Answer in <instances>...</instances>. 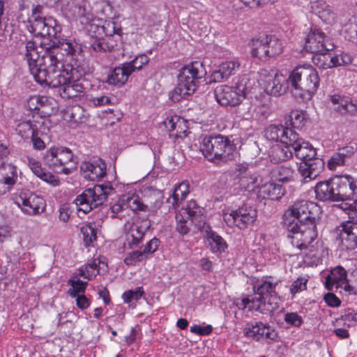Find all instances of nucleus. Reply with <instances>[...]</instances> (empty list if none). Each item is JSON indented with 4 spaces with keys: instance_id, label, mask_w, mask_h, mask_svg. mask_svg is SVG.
<instances>
[{
    "instance_id": "63",
    "label": "nucleus",
    "mask_w": 357,
    "mask_h": 357,
    "mask_svg": "<svg viewBox=\"0 0 357 357\" xmlns=\"http://www.w3.org/2000/svg\"><path fill=\"white\" fill-rule=\"evenodd\" d=\"M345 160L337 153H335L332 157L328 160L327 167L330 170H335L337 167L343 166Z\"/></svg>"
},
{
    "instance_id": "61",
    "label": "nucleus",
    "mask_w": 357,
    "mask_h": 357,
    "mask_svg": "<svg viewBox=\"0 0 357 357\" xmlns=\"http://www.w3.org/2000/svg\"><path fill=\"white\" fill-rule=\"evenodd\" d=\"M350 62L351 59L349 56L347 54H342L339 55L332 56V54L330 53L331 68L347 64L349 63Z\"/></svg>"
},
{
    "instance_id": "37",
    "label": "nucleus",
    "mask_w": 357,
    "mask_h": 357,
    "mask_svg": "<svg viewBox=\"0 0 357 357\" xmlns=\"http://www.w3.org/2000/svg\"><path fill=\"white\" fill-rule=\"evenodd\" d=\"M208 230L204 234L208 242V248L213 253H222L225 251L227 244L223 238L219 236L216 232L211 229V227H207Z\"/></svg>"
},
{
    "instance_id": "40",
    "label": "nucleus",
    "mask_w": 357,
    "mask_h": 357,
    "mask_svg": "<svg viewBox=\"0 0 357 357\" xmlns=\"http://www.w3.org/2000/svg\"><path fill=\"white\" fill-rule=\"evenodd\" d=\"M294 170L287 166H278L271 172V178L274 181L287 183L294 180Z\"/></svg>"
},
{
    "instance_id": "29",
    "label": "nucleus",
    "mask_w": 357,
    "mask_h": 357,
    "mask_svg": "<svg viewBox=\"0 0 357 357\" xmlns=\"http://www.w3.org/2000/svg\"><path fill=\"white\" fill-rule=\"evenodd\" d=\"M310 5L312 12L326 24H331L335 22V14L325 1L316 0L312 1Z\"/></svg>"
},
{
    "instance_id": "49",
    "label": "nucleus",
    "mask_w": 357,
    "mask_h": 357,
    "mask_svg": "<svg viewBox=\"0 0 357 357\" xmlns=\"http://www.w3.org/2000/svg\"><path fill=\"white\" fill-rule=\"evenodd\" d=\"M59 153V160L63 167L70 166L71 165H75L76 167V162L75 160L74 155L72 151L66 147L57 148Z\"/></svg>"
},
{
    "instance_id": "18",
    "label": "nucleus",
    "mask_w": 357,
    "mask_h": 357,
    "mask_svg": "<svg viewBox=\"0 0 357 357\" xmlns=\"http://www.w3.org/2000/svg\"><path fill=\"white\" fill-rule=\"evenodd\" d=\"M290 145L293 149V155L301 160V162H307L317 155L316 149L297 132L293 135Z\"/></svg>"
},
{
    "instance_id": "3",
    "label": "nucleus",
    "mask_w": 357,
    "mask_h": 357,
    "mask_svg": "<svg viewBox=\"0 0 357 357\" xmlns=\"http://www.w3.org/2000/svg\"><path fill=\"white\" fill-rule=\"evenodd\" d=\"M290 90L298 101L310 100L319 86V76L311 65L305 64L296 67L288 77Z\"/></svg>"
},
{
    "instance_id": "5",
    "label": "nucleus",
    "mask_w": 357,
    "mask_h": 357,
    "mask_svg": "<svg viewBox=\"0 0 357 357\" xmlns=\"http://www.w3.org/2000/svg\"><path fill=\"white\" fill-rule=\"evenodd\" d=\"M206 75L205 66L200 61H194L183 67L178 75V84L174 89V94L180 98L192 95Z\"/></svg>"
},
{
    "instance_id": "10",
    "label": "nucleus",
    "mask_w": 357,
    "mask_h": 357,
    "mask_svg": "<svg viewBox=\"0 0 357 357\" xmlns=\"http://www.w3.org/2000/svg\"><path fill=\"white\" fill-rule=\"evenodd\" d=\"M277 283H272L264 280L258 285L253 287L255 294V299L259 304L257 305L256 310L264 313L262 305H268L267 311L273 312L279 307L280 297L275 291Z\"/></svg>"
},
{
    "instance_id": "25",
    "label": "nucleus",
    "mask_w": 357,
    "mask_h": 357,
    "mask_svg": "<svg viewBox=\"0 0 357 357\" xmlns=\"http://www.w3.org/2000/svg\"><path fill=\"white\" fill-rule=\"evenodd\" d=\"M15 203L22 208L26 214L36 215L43 210L45 205L44 199L36 195L31 194L28 197L20 196Z\"/></svg>"
},
{
    "instance_id": "31",
    "label": "nucleus",
    "mask_w": 357,
    "mask_h": 357,
    "mask_svg": "<svg viewBox=\"0 0 357 357\" xmlns=\"http://www.w3.org/2000/svg\"><path fill=\"white\" fill-rule=\"evenodd\" d=\"M334 105V109L341 114L354 115L357 112V105L349 98L334 94L330 97Z\"/></svg>"
},
{
    "instance_id": "45",
    "label": "nucleus",
    "mask_w": 357,
    "mask_h": 357,
    "mask_svg": "<svg viewBox=\"0 0 357 357\" xmlns=\"http://www.w3.org/2000/svg\"><path fill=\"white\" fill-rule=\"evenodd\" d=\"M81 233L86 247H89L97 239V228L94 222H89L81 227Z\"/></svg>"
},
{
    "instance_id": "58",
    "label": "nucleus",
    "mask_w": 357,
    "mask_h": 357,
    "mask_svg": "<svg viewBox=\"0 0 357 357\" xmlns=\"http://www.w3.org/2000/svg\"><path fill=\"white\" fill-rule=\"evenodd\" d=\"M160 241L158 238L154 237L151 239L141 250L146 259H149L158 248Z\"/></svg>"
},
{
    "instance_id": "21",
    "label": "nucleus",
    "mask_w": 357,
    "mask_h": 357,
    "mask_svg": "<svg viewBox=\"0 0 357 357\" xmlns=\"http://www.w3.org/2000/svg\"><path fill=\"white\" fill-rule=\"evenodd\" d=\"M17 179L16 167L10 163L0 164V196L9 192Z\"/></svg>"
},
{
    "instance_id": "34",
    "label": "nucleus",
    "mask_w": 357,
    "mask_h": 357,
    "mask_svg": "<svg viewBox=\"0 0 357 357\" xmlns=\"http://www.w3.org/2000/svg\"><path fill=\"white\" fill-rule=\"evenodd\" d=\"M293 156V149L290 144L277 143L269 151L271 162L279 163L289 160Z\"/></svg>"
},
{
    "instance_id": "30",
    "label": "nucleus",
    "mask_w": 357,
    "mask_h": 357,
    "mask_svg": "<svg viewBox=\"0 0 357 357\" xmlns=\"http://www.w3.org/2000/svg\"><path fill=\"white\" fill-rule=\"evenodd\" d=\"M334 105V109L341 114L354 115L357 112V105L349 98L334 94L330 97Z\"/></svg>"
},
{
    "instance_id": "12",
    "label": "nucleus",
    "mask_w": 357,
    "mask_h": 357,
    "mask_svg": "<svg viewBox=\"0 0 357 357\" xmlns=\"http://www.w3.org/2000/svg\"><path fill=\"white\" fill-rule=\"evenodd\" d=\"M63 10L68 17L79 21L84 26L96 20L91 6L86 0H69L63 6Z\"/></svg>"
},
{
    "instance_id": "13",
    "label": "nucleus",
    "mask_w": 357,
    "mask_h": 357,
    "mask_svg": "<svg viewBox=\"0 0 357 357\" xmlns=\"http://www.w3.org/2000/svg\"><path fill=\"white\" fill-rule=\"evenodd\" d=\"M334 45L325 33L317 29H311L305 38L304 50L311 53L329 52Z\"/></svg>"
},
{
    "instance_id": "24",
    "label": "nucleus",
    "mask_w": 357,
    "mask_h": 357,
    "mask_svg": "<svg viewBox=\"0 0 357 357\" xmlns=\"http://www.w3.org/2000/svg\"><path fill=\"white\" fill-rule=\"evenodd\" d=\"M298 220H306L311 217L318 216L319 206L312 202L299 200L289 207Z\"/></svg>"
},
{
    "instance_id": "55",
    "label": "nucleus",
    "mask_w": 357,
    "mask_h": 357,
    "mask_svg": "<svg viewBox=\"0 0 357 357\" xmlns=\"http://www.w3.org/2000/svg\"><path fill=\"white\" fill-rule=\"evenodd\" d=\"M192 222L195 225L197 229L200 230L203 234H205L208 230L207 227H211L205 222V216L204 215L203 211H199L195 215L190 217Z\"/></svg>"
},
{
    "instance_id": "48",
    "label": "nucleus",
    "mask_w": 357,
    "mask_h": 357,
    "mask_svg": "<svg viewBox=\"0 0 357 357\" xmlns=\"http://www.w3.org/2000/svg\"><path fill=\"white\" fill-rule=\"evenodd\" d=\"M90 47L96 52H105L111 51L112 45H109L102 36H91L89 41Z\"/></svg>"
},
{
    "instance_id": "1",
    "label": "nucleus",
    "mask_w": 357,
    "mask_h": 357,
    "mask_svg": "<svg viewBox=\"0 0 357 357\" xmlns=\"http://www.w3.org/2000/svg\"><path fill=\"white\" fill-rule=\"evenodd\" d=\"M26 50L25 58L29 71L35 80L41 85L50 86L56 84L59 77L68 72L70 68H73L72 66H63L62 54L54 45L49 43L42 55L38 53L33 42L26 43Z\"/></svg>"
},
{
    "instance_id": "44",
    "label": "nucleus",
    "mask_w": 357,
    "mask_h": 357,
    "mask_svg": "<svg viewBox=\"0 0 357 357\" xmlns=\"http://www.w3.org/2000/svg\"><path fill=\"white\" fill-rule=\"evenodd\" d=\"M344 38L352 43H357V17H351L343 25Z\"/></svg>"
},
{
    "instance_id": "27",
    "label": "nucleus",
    "mask_w": 357,
    "mask_h": 357,
    "mask_svg": "<svg viewBox=\"0 0 357 357\" xmlns=\"http://www.w3.org/2000/svg\"><path fill=\"white\" fill-rule=\"evenodd\" d=\"M340 239L342 245L347 250L357 248V221H347L342 224Z\"/></svg>"
},
{
    "instance_id": "54",
    "label": "nucleus",
    "mask_w": 357,
    "mask_h": 357,
    "mask_svg": "<svg viewBox=\"0 0 357 357\" xmlns=\"http://www.w3.org/2000/svg\"><path fill=\"white\" fill-rule=\"evenodd\" d=\"M146 260L144 255L139 250H135L129 252L124 259V263L127 266H135L137 263Z\"/></svg>"
},
{
    "instance_id": "15",
    "label": "nucleus",
    "mask_w": 357,
    "mask_h": 357,
    "mask_svg": "<svg viewBox=\"0 0 357 357\" xmlns=\"http://www.w3.org/2000/svg\"><path fill=\"white\" fill-rule=\"evenodd\" d=\"M30 31L41 37H47L50 40L56 39L58 33L61 32V28L57 24L56 21L52 17L43 18L32 22L30 26Z\"/></svg>"
},
{
    "instance_id": "11",
    "label": "nucleus",
    "mask_w": 357,
    "mask_h": 357,
    "mask_svg": "<svg viewBox=\"0 0 357 357\" xmlns=\"http://www.w3.org/2000/svg\"><path fill=\"white\" fill-rule=\"evenodd\" d=\"M298 222L296 231L292 236L291 244L297 248H302L307 243H312L317 238L318 216L298 220Z\"/></svg>"
},
{
    "instance_id": "51",
    "label": "nucleus",
    "mask_w": 357,
    "mask_h": 357,
    "mask_svg": "<svg viewBox=\"0 0 357 357\" xmlns=\"http://www.w3.org/2000/svg\"><path fill=\"white\" fill-rule=\"evenodd\" d=\"M314 54L312 57V61L314 65L317 66L319 68H331L330 53L328 52H321Z\"/></svg>"
},
{
    "instance_id": "9",
    "label": "nucleus",
    "mask_w": 357,
    "mask_h": 357,
    "mask_svg": "<svg viewBox=\"0 0 357 357\" xmlns=\"http://www.w3.org/2000/svg\"><path fill=\"white\" fill-rule=\"evenodd\" d=\"M78 70L75 68H70L68 72L59 77L58 83L52 84L50 87L58 88L60 96L63 98H73L84 93L85 87L81 82Z\"/></svg>"
},
{
    "instance_id": "16",
    "label": "nucleus",
    "mask_w": 357,
    "mask_h": 357,
    "mask_svg": "<svg viewBox=\"0 0 357 357\" xmlns=\"http://www.w3.org/2000/svg\"><path fill=\"white\" fill-rule=\"evenodd\" d=\"M243 333L247 337H251L256 341H259L264 337L275 341L278 337V333L273 328L261 321L248 323L243 329Z\"/></svg>"
},
{
    "instance_id": "56",
    "label": "nucleus",
    "mask_w": 357,
    "mask_h": 357,
    "mask_svg": "<svg viewBox=\"0 0 357 357\" xmlns=\"http://www.w3.org/2000/svg\"><path fill=\"white\" fill-rule=\"evenodd\" d=\"M291 125L294 128H302L304 126L305 114L303 111L294 110L291 112L290 115Z\"/></svg>"
},
{
    "instance_id": "22",
    "label": "nucleus",
    "mask_w": 357,
    "mask_h": 357,
    "mask_svg": "<svg viewBox=\"0 0 357 357\" xmlns=\"http://www.w3.org/2000/svg\"><path fill=\"white\" fill-rule=\"evenodd\" d=\"M128 208H130L133 211H146L148 206L142 203L138 197H127L126 199L123 197L122 199H119L110 206V210L112 213V218H118L121 219V216L119 214Z\"/></svg>"
},
{
    "instance_id": "57",
    "label": "nucleus",
    "mask_w": 357,
    "mask_h": 357,
    "mask_svg": "<svg viewBox=\"0 0 357 357\" xmlns=\"http://www.w3.org/2000/svg\"><path fill=\"white\" fill-rule=\"evenodd\" d=\"M164 124L169 132L174 133L177 127H179V126H185V120L180 116H174L167 117L164 121Z\"/></svg>"
},
{
    "instance_id": "38",
    "label": "nucleus",
    "mask_w": 357,
    "mask_h": 357,
    "mask_svg": "<svg viewBox=\"0 0 357 357\" xmlns=\"http://www.w3.org/2000/svg\"><path fill=\"white\" fill-rule=\"evenodd\" d=\"M267 43V40H264V36H260L257 38H253L250 43L252 55L261 61L268 60L269 56L266 52V44Z\"/></svg>"
},
{
    "instance_id": "46",
    "label": "nucleus",
    "mask_w": 357,
    "mask_h": 357,
    "mask_svg": "<svg viewBox=\"0 0 357 357\" xmlns=\"http://www.w3.org/2000/svg\"><path fill=\"white\" fill-rule=\"evenodd\" d=\"M50 44L54 45V47L59 49V52H61V50H63L68 54L75 55L81 52V47L79 45H74L68 41H61L57 39V37L56 39H53Z\"/></svg>"
},
{
    "instance_id": "35",
    "label": "nucleus",
    "mask_w": 357,
    "mask_h": 357,
    "mask_svg": "<svg viewBox=\"0 0 357 357\" xmlns=\"http://www.w3.org/2000/svg\"><path fill=\"white\" fill-rule=\"evenodd\" d=\"M131 73L123 63L121 66L114 68L107 75L106 82L109 85L118 87L123 86L128 81Z\"/></svg>"
},
{
    "instance_id": "26",
    "label": "nucleus",
    "mask_w": 357,
    "mask_h": 357,
    "mask_svg": "<svg viewBox=\"0 0 357 357\" xmlns=\"http://www.w3.org/2000/svg\"><path fill=\"white\" fill-rule=\"evenodd\" d=\"M240 63L238 61H229L222 63L219 68L213 71L207 83L221 82L235 75L238 70Z\"/></svg>"
},
{
    "instance_id": "7",
    "label": "nucleus",
    "mask_w": 357,
    "mask_h": 357,
    "mask_svg": "<svg viewBox=\"0 0 357 357\" xmlns=\"http://www.w3.org/2000/svg\"><path fill=\"white\" fill-rule=\"evenodd\" d=\"M248 81V79L244 77L235 86H217L214 91L216 101L222 106L234 107L240 104L250 90V86L247 85Z\"/></svg>"
},
{
    "instance_id": "59",
    "label": "nucleus",
    "mask_w": 357,
    "mask_h": 357,
    "mask_svg": "<svg viewBox=\"0 0 357 357\" xmlns=\"http://www.w3.org/2000/svg\"><path fill=\"white\" fill-rule=\"evenodd\" d=\"M144 294L142 287H137L135 290H129L124 292L122 295L123 301L130 303L132 301H137Z\"/></svg>"
},
{
    "instance_id": "36",
    "label": "nucleus",
    "mask_w": 357,
    "mask_h": 357,
    "mask_svg": "<svg viewBox=\"0 0 357 357\" xmlns=\"http://www.w3.org/2000/svg\"><path fill=\"white\" fill-rule=\"evenodd\" d=\"M27 160L30 169L36 176L54 186L59 185V179H57L50 172H47L45 169L42 168L41 165L38 161L29 157L27 158Z\"/></svg>"
},
{
    "instance_id": "43",
    "label": "nucleus",
    "mask_w": 357,
    "mask_h": 357,
    "mask_svg": "<svg viewBox=\"0 0 357 357\" xmlns=\"http://www.w3.org/2000/svg\"><path fill=\"white\" fill-rule=\"evenodd\" d=\"M264 40H267L266 52L269 58L280 54L282 51V45L279 38L274 35H264Z\"/></svg>"
},
{
    "instance_id": "4",
    "label": "nucleus",
    "mask_w": 357,
    "mask_h": 357,
    "mask_svg": "<svg viewBox=\"0 0 357 357\" xmlns=\"http://www.w3.org/2000/svg\"><path fill=\"white\" fill-rule=\"evenodd\" d=\"M236 145L228 137L222 135L206 136L200 145V151L209 161L219 164L232 159Z\"/></svg>"
},
{
    "instance_id": "20",
    "label": "nucleus",
    "mask_w": 357,
    "mask_h": 357,
    "mask_svg": "<svg viewBox=\"0 0 357 357\" xmlns=\"http://www.w3.org/2000/svg\"><path fill=\"white\" fill-rule=\"evenodd\" d=\"M342 284H344L345 291L357 294V291H354V288L347 282V271L343 267L337 266L333 268L326 278L325 285L327 289L332 290L334 286L337 288Z\"/></svg>"
},
{
    "instance_id": "53",
    "label": "nucleus",
    "mask_w": 357,
    "mask_h": 357,
    "mask_svg": "<svg viewBox=\"0 0 357 357\" xmlns=\"http://www.w3.org/2000/svg\"><path fill=\"white\" fill-rule=\"evenodd\" d=\"M68 284L72 287V288L68 290V294L71 297L75 298L79 296V293H84L85 291L88 282L79 279H70L68 281Z\"/></svg>"
},
{
    "instance_id": "33",
    "label": "nucleus",
    "mask_w": 357,
    "mask_h": 357,
    "mask_svg": "<svg viewBox=\"0 0 357 357\" xmlns=\"http://www.w3.org/2000/svg\"><path fill=\"white\" fill-rule=\"evenodd\" d=\"M151 223L142 222L141 225L133 224L127 234L128 246L132 248L133 246L139 245L142 241L146 231L150 228Z\"/></svg>"
},
{
    "instance_id": "64",
    "label": "nucleus",
    "mask_w": 357,
    "mask_h": 357,
    "mask_svg": "<svg viewBox=\"0 0 357 357\" xmlns=\"http://www.w3.org/2000/svg\"><path fill=\"white\" fill-rule=\"evenodd\" d=\"M307 280L303 278H298L296 280H295L291 287L290 291L294 295L298 292H300L306 289V283Z\"/></svg>"
},
{
    "instance_id": "39",
    "label": "nucleus",
    "mask_w": 357,
    "mask_h": 357,
    "mask_svg": "<svg viewBox=\"0 0 357 357\" xmlns=\"http://www.w3.org/2000/svg\"><path fill=\"white\" fill-rule=\"evenodd\" d=\"M299 223L297 218L289 208L284 212L282 215V221L281 222L283 229L287 231V237L292 239L296 228Z\"/></svg>"
},
{
    "instance_id": "23",
    "label": "nucleus",
    "mask_w": 357,
    "mask_h": 357,
    "mask_svg": "<svg viewBox=\"0 0 357 357\" xmlns=\"http://www.w3.org/2000/svg\"><path fill=\"white\" fill-rule=\"evenodd\" d=\"M324 161L317 155L307 162H301L298 168L304 182L315 179L324 167Z\"/></svg>"
},
{
    "instance_id": "14",
    "label": "nucleus",
    "mask_w": 357,
    "mask_h": 357,
    "mask_svg": "<svg viewBox=\"0 0 357 357\" xmlns=\"http://www.w3.org/2000/svg\"><path fill=\"white\" fill-rule=\"evenodd\" d=\"M257 217V209L245 204L237 210L233 211L225 220L228 225H234L241 229H245L256 220Z\"/></svg>"
},
{
    "instance_id": "17",
    "label": "nucleus",
    "mask_w": 357,
    "mask_h": 357,
    "mask_svg": "<svg viewBox=\"0 0 357 357\" xmlns=\"http://www.w3.org/2000/svg\"><path fill=\"white\" fill-rule=\"evenodd\" d=\"M106 163L100 158L83 161L80 165L82 176L89 181H96L106 175Z\"/></svg>"
},
{
    "instance_id": "52",
    "label": "nucleus",
    "mask_w": 357,
    "mask_h": 357,
    "mask_svg": "<svg viewBox=\"0 0 357 357\" xmlns=\"http://www.w3.org/2000/svg\"><path fill=\"white\" fill-rule=\"evenodd\" d=\"M149 61V57L145 54H140L137 56L134 59L129 62L124 63L127 66L128 70L132 74L136 70H141L144 66L147 64Z\"/></svg>"
},
{
    "instance_id": "8",
    "label": "nucleus",
    "mask_w": 357,
    "mask_h": 357,
    "mask_svg": "<svg viewBox=\"0 0 357 357\" xmlns=\"http://www.w3.org/2000/svg\"><path fill=\"white\" fill-rule=\"evenodd\" d=\"M258 74V82L267 94L278 97L290 88L288 78L274 70L261 69Z\"/></svg>"
},
{
    "instance_id": "19",
    "label": "nucleus",
    "mask_w": 357,
    "mask_h": 357,
    "mask_svg": "<svg viewBox=\"0 0 357 357\" xmlns=\"http://www.w3.org/2000/svg\"><path fill=\"white\" fill-rule=\"evenodd\" d=\"M296 132L292 128L280 125H270L264 131V137L269 141L290 144Z\"/></svg>"
},
{
    "instance_id": "62",
    "label": "nucleus",
    "mask_w": 357,
    "mask_h": 357,
    "mask_svg": "<svg viewBox=\"0 0 357 357\" xmlns=\"http://www.w3.org/2000/svg\"><path fill=\"white\" fill-rule=\"evenodd\" d=\"M86 116L84 114V110L80 107H75L71 109L70 113V121L75 123H79L85 121Z\"/></svg>"
},
{
    "instance_id": "28",
    "label": "nucleus",
    "mask_w": 357,
    "mask_h": 357,
    "mask_svg": "<svg viewBox=\"0 0 357 357\" xmlns=\"http://www.w3.org/2000/svg\"><path fill=\"white\" fill-rule=\"evenodd\" d=\"M44 161L46 165L58 174H70L75 169L73 164L70 166L62 167L61 162L59 160L57 148H52L47 151L44 156Z\"/></svg>"
},
{
    "instance_id": "42",
    "label": "nucleus",
    "mask_w": 357,
    "mask_h": 357,
    "mask_svg": "<svg viewBox=\"0 0 357 357\" xmlns=\"http://www.w3.org/2000/svg\"><path fill=\"white\" fill-rule=\"evenodd\" d=\"M189 193V184L188 182H181L174 188V192L169 195L167 202L172 204L173 208L178 206L180 201L183 200Z\"/></svg>"
},
{
    "instance_id": "50",
    "label": "nucleus",
    "mask_w": 357,
    "mask_h": 357,
    "mask_svg": "<svg viewBox=\"0 0 357 357\" xmlns=\"http://www.w3.org/2000/svg\"><path fill=\"white\" fill-rule=\"evenodd\" d=\"M301 250H304L305 257L304 261L307 264H317L319 261V256L317 255L318 250L312 243H307L305 248H298Z\"/></svg>"
},
{
    "instance_id": "41",
    "label": "nucleus",
    "mask_w": 357,
    "mask_h": 357,
    "mask_svg": "<svg viewBox=\"0 0 357 357\" xmlns=\"http://www.w3.org/2000/svg\"><path fill=\"white\" fill-rule=\"evenodd\" d=\"M239 184L242 189L248 192H252L256 188H260L262 179L259 175L256 173L249 172L245 176H243L239 180Z\"/></svg>"
},
{
    "instance_id": "60",
    "label": "nucleus",
    "mask_w": 357,
    "mask_h": 357,
    "mask_svg": "<svg viewBox=\"0 0 357 357\" xmlns=\"http://www.w3.org/2000/svg\"><path fill=\"white\" fill-rule=\"evenodd\" d=\"M99 30L102 31V36L105 34L107 36H112L114 33L120 35L121 32V29L116 28V24L113 21H105Z\"/></svg>"
},
{
    "instance_id": "6",
    "label": "nucleus",
    "mask_w": 357,
    "mask_h": 357,
    "mask_svg": "<svg viewBox=\"0 0 357 357\" xmlns=\"http://www.w3.org/2000/svg\"><path fill=\"white\" fill-rule=\"evenodd\" d=\"M114 192L111 185H96L85 190L74 200L78 211L87 213L93 208L102 205L107 197Z\"/></svg>"
},
{
    "instance_id": "47",
    "label": "nucleus",
    "mask_w": 357,
    "mask_h": 357,
    "mask_svg": "<svg viewBox=\"0 0 357 357\" xmlns=\"http://www.w3.org/2000/svg\"><path fill=\"white\" fill-rule=\"evenodd\" d=\"M16 130L23 138L28 139L33 137V135L36 134L38 127L36 124L29 120L20 123L17 125Z\"/></svg>"
},
{
    "instance_id": "32",
    "label": "nucleus",
    "mask_w": 357,
    "mask_h": 357,
    "mask_svg": "<svg viewBox=\"0 0 357 357\" xmlns=\"http://www.w3.org/2000/svg\"><path fill=\"white\" fill-rule=\"evenodd\" d=\"M285 190L282 185L273 182L266 183L262 185L257 192L259 198L262 199H270L271 200H280L284 195Z\"/></svg>"
},
{
    "instance_id": "2",
    "label": "nucleus",
    "mask_w": 357,
    "mask_h": 357,
    "mask_svg": "<svg viewBox=\"0 0 357 357\" xmlns=\"http://www.w3.org/2000/svg\"><path fill=\"white\" fill-rule=\"evenodd\" d=\"M315 197L324 202H340L333 206L351 218V201L357 197V178L349 174H336L327 180L318 182L314 187Z\"/></svg>"
}]
</instances>
